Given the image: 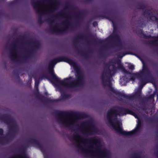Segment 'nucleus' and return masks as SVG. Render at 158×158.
Here are the masks:
<instances>
[{"instance_id": "nucleus-4", "label": "nucleus", "mask_w": 158, "mask_h": 158, "mask_svg": "<svg viewBox=\"0 0 158 158\" xmlns=\"http://www.w3.org/2000/svg\"><path fill=\"white\" fill-rule=\"evenodd\" d=\"M75 117L73 116H69L67 117L65 120V123L69 124H73L74 122Z\"/></svg>"}, {"instance_id": "nucleus-3", "label": "nucleus", "mask_w": 158, "mask_h": 158, "mask_svg": "<svg viewBox=\"0 0 158 158\" xmlns=\"http://www.w3.org/2000/svg\"><path fill=\"white\" fill-rule=\"evenodd\" d=\"M64 85L68 87H71L74 85V83L71 77L65 79L63 82Z\"/></svg>"}, {"instance_id": "nucleus-13", "label": "nucleus", "mask_w": 158, "mask_h": 158, "mask_svg": "<svg viewBox=\"0 0 158 158\" xmlns=\"http://www.w3.org/2000/svg\"><path fill=\"white\" fill-rule=\"evenodd\" d=\"M69 64H71V63H70V62H69Z\"/></svg>"}, {"instance_id": "nucleus-11", "label": "nucleus", "mask_w": 158, "mask_h": 158, "mask_svg": "<svg viewBox=\"0 0 158 158\" xmlns=\"http://www.w3.org/2000/svg\"><path fill=\"white\" fill-rule=\"evenodd\" d=\"M53 76H54V77L55 78H56V75H55L54 74V73H53Z\"/></svg>"}, {"instance_id": "nucleus-6", "label": "nucleus", "mask_w": 158, "mask_h": 158, "mask_svg": "<svg viewBox=\"0 0 158 158\" xmlns=\"http://www.w3.org/2000/svg\"><path fill=\"white\" fill-rule=\"evenodd\" d=\"M116 114L117 112L116 111L113 110H111L109 112L108 115L109 116H113L114 115H116Z\"/></svg>"}, {"instance_id": "nucleus-7", "label": "nucleus", "mask_w": 158, "mask_h": 158, "mask_svg": "<svg viewBox=\"0 0 158 158\" xmlns=\"http://www.w3.org/2000/svg\"><path fill=\"white\" fill-rule=\"evenodd\" d=\"M129 68L130 69H133L134 68V66L132 64H130L129 65Z\"/></svg>"}, {"instance_id": "nucleus-14", "label": "nucleus", "mask_w": 158, "mask_h": 158, "mask_svg": "<svg viewBox=\"0 0 158 158\" xmlns=\"http://www.w3.org/2000/svg\"><path fill=\"white\" fill-rule=\"evenodd\" d=\"M122 81V80L121 79V81L120 82H121Z\"/></svg>"}, {"instance_id": "nucleus-1", "label": "nucleus", "mask_w": 158, "mask_h": 158, "mask_svg": "<svg viewBox=\"0 0 158 158\" xmlns=\"http://www.w3.org/2000/svg\"><path fill=\"white\" fill-rule=\"evenodd\" d=\"M137 123V125L135 129L131 131L128 132L123 130L122 128V124L119 123H117L113 125V127L117 131L119 132L122 133L125 135H130L134 133L136 130L138 129L139 126L140 125L139 121V119H138Z\"/></svg>"}, {"instance_id": "nucleus-5", "label": "nucleus", "mask_w": 158, "mask_h": 158, "mask_svg": "<svg viewBox=\"0 0 158 158\" xmlns=\"http://www.w3.org/2000/svg\"><path fill=\"white\" fill-rule=\"evenodd\" d=\"M76 142L80 144H81L84 142L83 140L80 136H79L76 137Z\"/></svg>"}, {"instance_id": "nucleus-9", "label": "nucleus", "mask_w": 158, "mask_h": 158, "mask_svg": "<svg viewBox=\"0 0 158 158\" xmlns=\"http://www.w3.org/2000/svg\"><path fill=\"white\" fill-rule=\"evenodd\" d=\"M132 76L133 77H134L135 78L137 76V74H132Z\"/></svg>"}, {"instance_id": "nucleus-10", "label": "nucleus", "mask_w": 158, "mask_h": 158, "mask_svg": "<svg viewBox=\"0 0 158 158\" xmlns=\"http://www.w3.org/2000/svg\"><path fill=\"white\" fill-rule=\"evenodd\" d=\"M131 80L132 81H134V79H133V78H131Z\"/></svg>"}, {"instance_id": "nucleus-2", "label": "nucleus", "mask_w": 158, "mask_h": 158, "mask_svg": "<svg viewBox=\"0 0 158 158\" xmlns=\"http://www.w3.org/2000/svg\"><path fill=\"white\" fill-rule=\"evenodd\" d=\"M87 152L100 158H104L106 155V152L101 149H96L94 151L89 150Z\"/></svg>"}, {"instance_id": "nucleus-12", "label": "nucleus", "mask_w": 158, "mask_h": 158, "mask_svg": "<svg viewBox=\"0 0 158 158\" xmlns=\"http://www.w3.org/2000/svg\"><path fill=\"white\" fill-rule=\"evenodd\" d=\"M141 81V82H142V83H143V80H142Z\"/></svg>"}, {"instance_id": "nucleus-8", "label": "nucleus", "mask_w": 158, "mask_h": 158, "mask_svg": "<svg viewBox=\"0 0 158 158\" xmlns=\"http://www.w3.org/2000/svg\"><path fill=\"white\" fill-rule=\"evenodd\" d=\"M35 87L37 89L39 85V82L37 81L36 80H35Z\"/></svg>"}]
</instances>
